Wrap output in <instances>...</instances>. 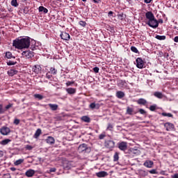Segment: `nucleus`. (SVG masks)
<instances>
[{"label": "nucleus", "mask_w": 178, "mask_h": 178, "mask_svg": "<svg viewBox=\"0 0 178 178\" xmlns=\"http://www.w3.org/2000/svg\"><path fill=\"white\" fill-rule=\"evenodd\" d=\"M30 37H25L21 39L17 38L13 42V47L16 49H24L30 48Z\"/></svg>", "instance_id": "1"}, {"label": "nucleus", "mask_w": 178, "mask_h": 178, "mask_svg": "<svg viewBox=\"0 0 178 178\" xmlns=\"http://www.w3.org/2000/svg\"><path fill=\"white\" fill-rule=\"evenodd\" d=\"M146 24L149 26V27H152V29H156L158 26H159V22L156 19L153 18L146 22Z\"/></svg>", "instance_id": "2"}, {"label": "nucleus", "mask_w": 178, "mask_h": 178, "mask_svg": "<svg viewBox=\"0 0 178 178\" xmlns=\"http://www.w3.org/2000/svg\"><path fill=\"white\" fill-rule=\"evenodd\" d=\"M104 146L106 147V148H108V149H112L115 148V141L112 140H105Z\"/></svg>", "instance_id": "3"}, {"label": "nucleus", "mask_w": 178, "mask_h": 178, "mask_svg": "<svg viewBox=\"0 0 178 178\" xmlns=\"http://www.w3.org/2000/svg\"><path fill=\"white\" fill-rule=\"evenodd\" d=\"M136 67H138V69H143L144 66L145 65V63H144V60H143L142 58H136Z\"/></svg>", "instance_id": "4"}, {"label": "nucleus", "mask_w": 178, "mask_h": 178, "mask_svg": "<svg viewBox=\"0 0 178 178\" xmlns=\"http://www.w3.org/2000/svg\"><path fill=\"white\" fill-rule=\"evenodd\" d=\"M118 148L120 151L125 152L127 151V143L126 142L118 143Z\"/></svg>", "instance_id": "5"}, {"label": "nucleus", "mask_w": 178, "mask_h": 178, "mask_svg": "<svg viewBox=\"0 0 178 178\" xmlns=\"http://www.w3.org/2000/svg\"><path fill=\"white\" fill-rule=\"evenodd\" d=\"M22 56H25L27 59H30L34 56V52L30 50L23 51L22 53Z\"/></svg>", "instance_id": "6"}, {"label": "nucleus", "mask_w": 178, "mask_h": 178, "mask_svg": "<svg viewBox=\"0 0 178 178\" xmlns=\"http://www.w3.org/2000/svg\"><path fill=\"white\" fill-rule=\"evenodd\" d=\"M0 133L2 134V136H8V134L10 133V129L7 127H2L0 129Z\"/></svg>", "instance_id": "7"}, {"label": "nucleus", "mask_w": 178, "mask_h": 178, "mask_svg": "<svg viewBox=\"0 0 178 178\" xmlns=\"http://www.w3.org/2000/svg\"><path fill=\"white\" fill-rule=\"evenodd\" d=\"M60 37L65 41H69V40H70V35L66 32H61Z\"/></svg>", "instance_id": "8"}, {"label": "nucleus", "mask_w": 178, "mask_h": 178, "mask_svg": "<svg viewBox=\"0 0 178 178\" xmlns=\"http://www.w3.org/2000/svg\"><path fill=\"white\" fill-rule=\"evenodd\" d=\"M164 127L166 129L167 131H170V130L175 129V125L170 122H165L164 124Z\"/></svg>", "instance_id": "9"}, {"label": "nucleus", "mask_w": 178, "mask_h": 178, "mask_svg": "<svg viewBox=\"0 0 178 178\" xmlns=\"http://www.w3.org/2000/svg\"><path fill=\"white\" fill-rule=\"evenodd\" d=\"M145 17L148 20V22H149V20L155 18V15H154V13H152L151 11H147L145 13Z\"/></svg>", "instance_id": "10"}, {"label": "nucleus", "mask_w": 178, "mask_h": 178, "mask_svg": "<svg viewBox=\"0 0 178 178\" xmlns=\"http://www.w3.org/2000/svg\"><path fill=\"white\" fill-rule=\"evenodd\" d=\"M34 175H35V171L32 169H29L25 172L26 177H33Z\"/></svg>", "instance_id": "11"}, {"label": "nucleus", "mask_w": 178, "mask_h": 178, "mask_svg": "<svg viewBox=\"0 0 178 178\" xmlns=\"http://www.w3.org/2000/svg\"><path fill=\"white\" fill-rule=\"evenodd\" d=\"M33 70L34 73H35L36 74H38L41 73V70H42V68L41 67L40 65H37L33 67Z\"/></svg>", "instance_id": "12"}, {"label": "nucleus", "mask_w": 178, "mask_h": 178, "mask_svg": "<svg viewBox=\"0 0 178 178\" xmlns=\"http://www.w3.org/2000/svg\"><path fill=\"white\" fill-rule=\"evenodd\" d=\"M87 149H88V147H87V145L86 144L80 145L78 147L79 152H84V151H87Z\"/></svg>", "instance_id": "13"}, {"label": "nucleus", "mask_w": 178, "mask_h": 178, "mask_svg": "<svg viewBox=\"0 0 178 178\" xmlns=\"http://www.w3.org/2000/svg\"><path fill=\"white\" fill-rule=\"evenodd\" d=\"M143 166H145V168H152V166H154V161H149V160H147L143 163Z\"/></svg>", "instance_id": "14"}, {"label": "nucleus", "mask_w": 178, "mask_h": 178, "mask_svg": "<svg viewBox=\"0 0 178 178\" xmlns=\"http://www.w3.org/2000/svg\"><path fill=\"white\" fill-rule=\"evenodd\" d=\"M48 106L50 108L51 111H58V108H59V106L56 104H49Z\"/></svg>", "instance_id": "15"}, {"label": "nucleus", "mask_w": 178, "mask_h": 178, "mask_svg": "<svg viewBox=\"0 0 178 178\" xmlns=\"http://www.w3.org/2000/svg\"><path fill=\"white\" fill-rule=\"evenodd\" d=\"M136 103L138 105H143L144 106H145V105H147L148 102L145 100V99L140 98L136 100Z\"/></svg>", "instance_id": "16"}, {"label": "nucleus", "mask_w": 178, "mask_h": 178, "mask_svg": "<svg viewBox=\"0 0 178 178\" xmlns=\"http://www.w3.org/2000/svg\"><path fill=\"white\" fill-rule=\"evenodd\" d=\"M108 172L106 171H100L96 173V176L97 177H106V176H108Z\"/></svg>", "instance_id": "17"}, {"label": "nucleus", "mask_w": 178, "mask_h": 178, "mask_svg": "<svg viewBox=\"0 0 178 178\" xmlns=\"http://www.w3.org/2000/svg\"><path fill=\"white\" fill-rule=\"evenodd\" d=\"M46 143L52 145V144H55V138L52 136H48L46 139Z\"/></svg>", "instance_id": "18"}, {"label": "nucleus", "mask_w": 178, "mask_h": 178, "mask_svg": "<svg viewBox=\"0 0 178 178\" xmlns=\"http://www.w3.org/2000/svg\"><path fill=\"white\" fill-rule=\"evenodd\" d=\"M138 174L140 177H145V176H148V172L144 170H139Z\"/></svg>", "instance_id": "19"}, {"label": "nucleus", "mask_w": 178, "mask_h": 178, "mask_svg": "<svg viewBox=\"0 0 178 178\" xmlns=\"http://www.w3.org/2000/svg\"><path fill=\"white\" fill-rule=\"evenodd\" d=\"M127 115H136V113H137V112H134V108H130L129 106H128L127 108Z\"/></svg>", "instance_id": "20"}, {"label": "nucleus", "mask_w": 178, "mask_h": 178, "mask_svg": "<svg viewBox=\"0 0 178 178\" xmlns=\"http://www.w3.org/2000/svg\"><path fill=\"white\" fill-rule=\"evenodd\" d=\"M66 92H67V94H70V95L76 94V88H68L66 89Z\"/></svg>", "instance_id": "21"}, {"label": "nucleus", "mask_w": 178, "mask_h": 178, "mask_svg": "<svg viewBox=\"0 0 178 178\" xmlns=\"http://www.w3.org/2000/svg\"><path fill=\"white\" fill-rule=\"evenodd\" d=\"M124 93L122 91H118L116 92V97L117 98H119V99H122V98H124Z\"/></svg>", "instance_id": "22"}, {"label": "nucleus", "mask_w": 178, "mask_h": 178, "mask_svg": "<svg viewBox=\"0 0 178 178\" xmlns=\"http://www.w3.org/2000/svg\"><path fill=\"white\" fill-rule=\"evenodd\" d=\"M49 72L50 74H53L54 76H55L58 74V70L55 69V67H51L49 69Z\"/></svg>", "instance_id": "23"}, {"label": "nucleus", "mask_w": 178, "mask_h": 178, "mask_svg": "<svg viewBox=\"0 0 178 178\" xmlns=\"http://www.w3.org/2000/svg\"><path fill=\"white\" fill-rule=\"evenodd\" d=\"M154 95L156 98H159V99H162V98H163V95L161 92H155Z\"/></svg>", "instance_id": "24"}, {"label": "nucleus", "mask_w": 178, "mask_h": 178, "mask_svg": "<svg viewBox=\"0 0 178 178\" xmlns=\"http://www.w3.org/2000/svg\"><path fill=\"white\" fill-rule=\"evenodd\" d=\"M41 129H38L35 133V134L33 135V138H38L40 137V136H41Z\"/></svg>", "instance_id": "25"}, {"label": "nucleus", "mask_w": 178, "mask_h": 178, "mask_svg": "<svg viewBox=\"0 0 178 178\" xmlns=\"http://www.w3.org/2000/svg\"><path fill=\"white\" fill-rule=\"evenodd\" d=\"M6 57L7 59H12V58L13 59H15L16 57H15V56H13V54H12V52L10 51H7L6 53Z\"/></svg>", "instance_id": "26"}, {"label": "nucleus", "mask_w": 178, "mask_h": 178, "mask_svg": "<svg viewBox=\"0 0 178 178\" xmlns=\"http://www.w3.org/2000/svg\"><path fill=\"white\" fill-rule=\"evenodd\" d=\"M8 76H15V74H17V70H10L8 71Z\"/></svg>", "instance_id": "27"}, {"label": "nucleus", "mask_w": 178, "mask_h": 178, "mask_svg": "<svg viewBox=\"0 0 178 178\" xmlns=\"http://www.w3.org/2000/svg\"><path fill=\"white\" fill-rule=\"evenodd\" d=\"M81 120H83V122H86V123H90V122H91V118H90V117L88 116H83L81 117Z\"/></svg>", "instance_id": "28"}, {"label": "nucleus", "mask_w": 178, "mask_h": 178, "mask_svg": "<svg viewBox=\"0 0 178 178\" xmlns=\"http://www.w3.org/2000/svg\"><path fill=\"white\" fill-rule=\"evenodd\" d=\"M23 162H24V159H19L17 160L16 161H15L14 165H15V166H19V165H22V163H23Z\"/></svg>", "instance_id": "29"}, {"label": "nucleus", "mask_w": 178, "mask_h": 178, "mask_svg": "<svg viewBox=\"0 0 178 178\" xmlns=\"http://www.w3.org/2000/svg\"><path fill=\"white\" fill-rule=\"evenodd\" d=\"M155 38H156V40H159L160 41H163V40H166V36L165 35H156L155 36Z\"/></svg>", "instance_id": "30"}, {"label": "nucleus", "mask_w": 178, "mask_h": 178, "mask_svg": "<svg viewBox=\"0 0 178 178\" xmlns=\"http://www.w3.org/2000/svg\"><path fill=\"white\" fill-rule=\"evenodd\" d=\"M38 10L39 12H43V13H48V10L44 6H40Z\"/></svg>", "instance_id": "31"}, {"label": "nucleus", "mask_w": 178, "mask_h": 178, "mask_svg": "<svg viewBox=\"0 0 178 178\" xmlns=\"http://www.w3.org/2000/svg\"><path fill=\"white\" fill-rule=\"evenodd\" d=\"M9 143H10V139H4V140L0 141V144L1 145H6L9 144Z\"/></svg>", "instance_id": "32"}, {"label": "nucleus", "mask_w": 178, "mask_h": 178, "mask_svg": "<svg viewBox=\"0 0 178 178\" xmlns=\"http://www.w3.org/2000/svg\"><path fill=\"white\" fill-rule=\"evenodd\" d=\"M126 84V81L120 79L118 81V86L120 87H123Z\"/></svg>", "instance_id": "33"}, {"label": "nucleus", "mask_w": 178, "mask_h": 178, "mask_svg": "<svg viewBox=\"0 0 178 178\" xmlns=\"http://www.w3.org/2000/svg\"><path fill=\"white\" fill-rule=\"evenodd\" d=\"M161 116H164L167 118H173V114L170 113H162Z\"/></svg>", "instance_id": "34"}, {"label": "nucleus", "mask_w": 178, "mask_h": 178, "mask_svg": "<svg viewBox=\"0 0 178 178\" xmlns=\"http://www.w3.org/2000/svg\"><path fill=\"white\" fill-rule=\"evenodd\" d=\"M34 98H36L39 100L41 101V99H44V96L40 94H35L34 95Z\"/></svg>", "instance_id": "35"}, {"label": "nucleus", "mask_w": 178, "mask_h": 178, "mask_svg": "<svg viewBox=\"0 0 178 178\" xmlns=\"http://www.w3.org/2000/svg\"><path fill=\"white\" fill-rule=\"evenodd\" d=\"M113 161L114 162H118L119 161V153L115 152L114 156H113Z\"/></svg>", "instance_id": "36"}, {"label": "nucleus", "mask_w": 178, "mask_h": 178, "mask_svg": "<svg viewBox=\"0 0 178 178\" xmlns=\"http://www.w3.org/2000/svg\"><path fill=\"white\" fill-rule=\"evenodd\" d=\"M12 6H15V8H17L19 6V3H17V0H12L11 1Z\"/></svg>", "instance_id": "37"}, {"label": "nucleus", "mask_w": 178, "mask_h": 178, "mask_svg": "<svg viewBox=\"0 0 178 178\" xmlns=\"http://www.w3.org/2000/svg\"><path fill=\"white\" fill-rule=\"evenodd\" d=\"M106 137V132H102L99 136V140H104Z\"/></svg>", "instance_id": "38"}, {"label": "nucleus", "mask_w": 178, "mask_h": 178, "mask_svg": "<svg viewBox=\"0 0 178 178\" xmlns=\"http://www.w3.org/2000/svg\"><path fill=\"white\" fill-rule=\"evenodd\" d=\"M17 63V61L8 60V61L7 62L8 66H13V65H16Z\"/></svg>", "instance_id": "39"}, {"label": "nucleus", "mask_w": 178, "mask_h": 178, "mask_svg": "<svg viewBox=\"0 0 178 178\" xmlns=\"http://www.w3.org/2000/svg\"><path fill=\"white\" fill-rule=\"evenodd\" d=\"M131 51L132 52H134V54H138V49H137V47H134V46H132L131 47Z\"/></svg>", "instance_id": "40"}, {"label": "nucleus", "mask_w": 178, "mask_h": 178, "mask_svg": "<svg viewBox=\"0 0 178 178\" xmlns=\"http://www.w3.org/2000/svg\"><path fill=\"white\" fill-rule=\"evenodd\" d=\"M149 111H151L152 112H154L155 111H156V104L152 105L149 106Z\"/></svg>", "instance_id": "41"}, {"label": "nucleus", "mask_w": 178, "mask_h": 178, "mask_svg": "<svg viewBox=\"0 0 178 178\" xmlns=\"http://www.w3.org/2000/svg\"><path fill=\"white\" fill-rule=\"evenodd\" d=\"M106 130H109L110 131H112V130H113V125L111 123H108Z\"/></svg>", "instance_id": "42"}, {"label": "nucleus", "mask_w": 178, "mask_h": 178, "mask_svg": "<svg viewBox=\"0 0 178 178\" xmlns=\"http://www.w3.org/2000/svg\"><path fill=\"white\" fill-rule=\"evenodd\" d=\"M89 107L90 108V109H95V108L98 109V106L97 107V104H95V103H91Z\"/></svg>", "instance_id": "43"}, {"label": "nucleus", "mask_w": 178, "mask_h": 178, "mask_svg": "<svg viewBox=\"0 0 178 178\" xmlns=\"http://www.w3.org/2000/svg\"><path fill=\"white\" fill-rule=\"evenodd\" d=\"M79 24L82 27H86V26H87V22L84 21H79Z\"/></svg>", "instance_id": "44"}, {"label": "nucleus", "mask_w": 178, "mask_h": 178, "mask_svg": "<svg viewBox=\"0 0 178 178\" xmlns=\"http://www.w3.org/2000/svg\"><path fill=\"white\" fill-rule=\"evenodd\" d=\"M139 113H140V115H147V111H145V110L143 109V108H140L138 110Z\"/></svg>", "instance_id": "45"}, {"label": "nucleus", "mask_w": 178, "mask_h": 178, "mask_svg": "<svg viewBox=\"0 0 178 178\" xmlns=\"http://www.w3.org/2000/svg\"><path fill=\"white\" fill-rule=\"evenodd\" d=\"M34 147L30 145H26V147H25V149L27 150V151H31V149H33Z\"/></svg>", "instance_id": "46"}, {"label": "nucleus", "mask_w": 178, "mask_h": 178, "mask_svg": "<svg viewBox=\"0 0 178 178\" xmlns=\"http://www.w3.org/2000/svg\"><path fill=\"white\" fill-rule=\"evenodd\" d=\"M46 77L50 80V79H52V74H50L49 72H48L47 74H46Z\"/></svg>", "instance_id": "47"}, {"label": "nucleus", "mask_w": 178, "mask_h": 178, "mask_svg": "<svg viewBox=\"0 0 178 178\" xmlns=\"http://www.w3.org/2000/svg\"><path fill=\"white\" fill-rule=\"evenodd\" d=\"M149 173H150L151 175H156L157 172H156V170L153 169V170H149Z\"/></svg>", "instance_id": "48"}, {"label": "nucleus", "mask_w": 178, "mask_h": 178, "mask_svg": "<svg viewBox=\"0 0 178 178\" xmlns=\"http://www.w3.org/2000/svg\"><path fill=\"white\" fill-rule=\"evenodd\" d=\"M93 72H94L95 73H99V67H95L93 68Z\"/></svg>", "instance_id": "49"}, {"label": "nucleus", "mask_w": 178, "mask_h": 178, "mask_svg": "<svg viewBox=\"0 0 178 178\" xmlns=\"http://www.w3.org/2000/svg\"><path fill=\"white\" fill-rule=\"evenodd\" d=\"M20 123V120L15 118L14 120V124H16L17 126V124H19Z\"/></svg>", "instance_id": "50"}, {"label": "nucleus", "mask_w": 178, "mask_h": 178, "mask_svg": "<svg viewBox=\"0 0 178 178\" xmlns=\"http://www.w3.org/2000/svg\"><path fill=\"white\" fill-rule=\"evenodd\" d=\"M2 113H5V111H3L2 104H0V115Z\"/></svg>", "instance_id": "51"}, {"label": "nucleus", "mask_w": 178, "mask_h": 178, "mask_svg": "<svg viewBox=\"0 0 178 178\" xmlns=\"http://www.w3.org/2000/svg\"><path fill=\"white\" fill-rule=\"evenodd\" d=\"M72 84H74V81H67L66 83L67 87H69L70 86H72Z\"/></svg>", "instance_id": "52"}, {"label": "nucleus", "mask_w": 178, "mask_h": 178, "mask_svg": "<svg viewBox=\"0 0 178 178\" xmlns=\"http://www.w3.org/2000/svg\"><path fill=\"white\" fill-rule=\"evenodd\" d=\"M56 172V168H50L49 173H53V172Z\"/></svg>", "instance_id": "53"}, {"label": "nucleus", "mask_w": 178, "mask_h": 178, "mask_svg": "<svg viewBox=\"0 0 178 178\" xmlns=\"http://www.w3.org/2000/svg\"><path fill=\"white\" fill-rule=\"evenodd\" d=\"M12 106H13V104H9L6 106V111H8V109H10V108H12Z\"/></svg>", "instance_id": "54"}, {"label": "nucleus", "mask_w": 178, "mask_h": 178, "mask_svg": "<svg viewBox=\"0 0 178 178\" xmlns=\"http://www.w3.org/2000/svg\"><path fill=\"white\" fill-rule=\"evenodd\" d=\"M108 17H113V11L108 12Z\"/></svg>", "instance_id": "55"}, {"label": "nucleus", "mask_w": 178, "mask_h": 178, "mask_svg": "<svg viewBox=\"0 0 178 178\" xmlns=\"http://www.w3.org/2000/svg\"><path fill=\"white\" fill-rule=\"evenodd\" d=\"M152 0H144L145 3H151Z\"/></svg>", "instance_id": "56"}, {"label": "nucleus", "mask_w": 178, "mask_h": 178, "mask_svg": "<svg viewBox=\"0 0 178 178\" xmlns=\"http://www.w3.org/2000/svg\"><path fill=\"white\" fill-rule=\"evenodd\" d=\"M3 156V151L0 150V158H2Z\"/></svg>", "instance_id": "57"}, {"label": "nucleus", "mask_w": 178, "mask_h": 178, "mask_svg": "<svg viewBox=\"0 0 178 178\" xmlns=\"http://www.w3.org/2000/svg\"><path fill=\"white\" fill-rule=\"evenodd\" d=\"M175 42H178V36H175L174 38Z\"/></svg>", "instance_id": "58"}, {"label": "nucleus", "mask_w": 178, "mask_h": 178, "mask_svg": "<svg viewBox=\"0 0 178 178\" xmlns=\"http://www.w3.org/2000/svg\"><path fill=\"white\" fill-rule=\"evenodd\" d=\"M164 58H169V54L165 53L164 54Z\"/></svg>", "instance_id": "59"}, {"label": "nucleus", "mask_w": 178, "mask_h": 178, "mask_svg": "<svg viewBox=\"0 0 178 178\" xmlns=\"http://www.w3.org/2000/svg\"><path fill=\"white\" fill-rule=\"evenodd\" d=\"M99 1H100V0H92V1L94 2V3H99Z\"/></svg>", "instance_id": "60"}, {"label": "nucleus", "mask_w": 178, "mask_h": 178, "mask_svg": "<svg viewBox=\"0 0 178 178\" xmlns=\"http://www.w3.org/2000/svg\"><path fill=\"white\" fill-rule=\"evenodd\" d=\"M23 12H24V13H25V15H27V13H28V10H26V8H24V10H23Z\"/></svg>", "instance_id": "61"}, {"label": "nucleus", "mask_w": 178, "mask_h": 178, "mask_svg": "<svg viewBox=\"0 0 178 178\" xmlns=\"http://www.w3.org/2000/svg\"><path fill=\"white\" fill-rule=\"evenodd\" d=\"M10 170H12V172H15L16 170V168L13 167L10 168Z\"/></svg>", "instance_id": "62"}, {"label": "nucleus", "mask_w": 178, "mask_h": 178, "mask_svg": "<svg viewBox=\"0 0 178 178\" xmlns=\"http://www.w3.org/2000/svg\"><path fill=\"white\" fill-rule=\"evenodd\" d=\"M172 178H178V174H175V175L172 176Z\"/></svg>", "instance_id": "63"}, {"label": "nucleus", "mask_w": 178, "mask_h": 178, "mask_svg": "<svg viewBox=\"0 0 178 178\" xmlns=\"http://www.w3.org/2000/svg\"><path fill=\"white\" fill-rule=\"evenodd\" d=\"M174 29L176 30L177 33H178V27L177 26H175Z\"/></svg>", "instance_id": "64"}]
</instances>
